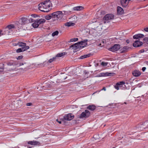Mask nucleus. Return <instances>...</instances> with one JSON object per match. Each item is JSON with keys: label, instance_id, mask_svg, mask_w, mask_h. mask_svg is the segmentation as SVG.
<instances>
[{"label": "nucleus", "instance_id": "1", "mask_svg": "<svg viewBox=\"0 0 148 148\" xmlns=\"http://www.w3.org/2000/svg\"><path fill=\"white\" fill-rule=\"evenodd\" d=\"M52 6V3L49 0H47L44 1L39 4L38 5L39 9L41 11L46 12L47 10H45L44 9H49Z\"/></svg>", "mask_w": 148, "mask_h": 148}, {"label": "nucleus", "instance_id": "2", "mask_svg": "<svg viewBox=\"0 0 148 148\" xmlns=\"http://www.w3.org/2000/svg\"><path fill=\"white\" fill-rule=\"evenodd\" d=\"M15 28V27L13 24L8 25L5 29L4 32L0 30V36L3 35H9L11 34L13 32Z\"/></svg>", "mask_w": 148, "mask_h": 148}, {"label": "nucleus", "instance_id": "3", "mask_svg": "<svg viewBox=\"0 0 148 148\" xmlns=\"http://www.w3.org/2000/svg\"><path fill=\"white\" fill-rule=\"evenodd\" d=\"M59 12H53L49 14V15L46 16L45 17V18L47 20H49L51 18L53 19V20L54 21L58 20V16L59 18H60V16H61L60 15V14H59Z\"/></svg>", "mask_w": 148, "mask_h": 148}, {"label": "nucleus", "instance_id": "4", "mask_svg": "<svg viewBox=\"0 0 148 148\" xmlns=\"http://www.w3.org/2000/svg\"><path fill=\"white\" fill-rule=\"evenodd\" d=\"M128 85V83H125L123 81H121L116 83V85L114 86V87L116 89L118 90L122 87H124V86L127 89L128 88L129 86L128 85Z\"/></svg>", "mask_w": 148, "mask_h": 148}, {"label": "nucleus", "instance_id": "5", "mask_svg": "<svg viewBox=\"0 0 148 148\" xmlns=\"http://www.w3.org/2000/svg\"><path fill=\"white\" fill-rule=\"evenodd\" d=\"M114 15L112 14H109L106 15L103 18L105 20L104 22V23L106 22L108 23L109 21L114 19Z\"/></svg>", "mask_w": 148, "mask_h": 148}, {"label": "nucleus", "instance_id": "6", "mask_svg": "<svg viewBox=\"0 0 148 148\" xmlns=\"http://www.w3.org/2000/svg\"><path fill=\"white\" fill-rule=\"evenodd\" d=\"M90 115V112L87 110H86L84 112H83L79 116L80 119H83L88 118Z\"/></svg>", "mask_w": 148, "mask_h": 148}, {"label": "nucleus", "instance_id": "7", "mask_svg": "<svg viewBox=\"0 0 148 148\" xmlns=\"http://www.w3.org/2000/svg\"><path fill=\"white\" fill-rule=\"evenodd\" d=\"M120 46L118 44L114 45L112 47L108 48V50L113 52H115L118 51L120 48Z\"/></svg>", "mask_w": 148, "mask_h": 148}, {"label": "nucleus", "instance_id": "8", "mask_svg": "<svg viewBox=\"0 0 148 148\" xmlns=\"http://www.w3.org/2000/svg\"><path fill=\"white\" fill-rule=\"evenodd\" d=\"M28 19L27 17H23L21 18L19 21V22L21 25H25L28 22Z\"/></svg>", "mask_w": 148, "mask_h": 148}, {"label": "nucleus", "instance_id": "9", "mask_svg": "<svg viewBox=\"0 0 148 148\" xmlns=\"http://www.w3.org/2000/svg\"><path fill=\"white\" fill-rule=\"evenodd\" d=\"M56 12H59V13H58L59 14H60V15L61 16H60V18H59V17H58V20H60L61 19L62 17H63L64 15H66L69 14V13H70L71 12V11H58Z\"/></svg>", "mask_w": 148, "mask_h": 148}, {"label": "nucleus", "instance_id": "10", "mask_svg": "<svg viewBox=\"0 0 148 148\" xmlns=\"http://www.w3.org/2000/svg\"><path fill=\"white\" fill-rule=\"evenodd\" d=\"M74 116L72 114H68L64 117L63 120L70 121L74 118Z\"/></svg>", "mask_w": 148, "mask_h": 148}, {"label": "nucleus", "instance_id": "11", "mask_svg": "<svg viewBox=\"0 0 148 148\" xmlns=\"http://www.w3.org/2000/svg\"><path fill=\"white\" fill-rule=\"evenodd\" d=\"M88 41L87 39L84 40L81 42H78V45H79V48H83L85 47L87 44V42Z\"/></svg>", "mask_w": 148, "mask_h": 148}, {"label": "nucleus", "instance_id": "12", "mask_svg": "<svg viewBox=\"0 0 148 148\" xmlns=\"http://www.w3.org/2000/svg\"><path fill=\"white\" fill-rule=\"evenodd\" d=\"M143 42L138 40H136L133 44V46L134 47H139L143 45Z\"/></svg>", "mask_w": 148, "mask_h": 148}, {"label": "nucleus", "instance_id": "13", "mask_svg": "<svg viewBox=\"0 0 148 148\" xmlns=\"http://www.w3.org/2000/svg\"><path fill=\"white\" fill-rule=\"evenodd\" d=\"M29 48V47L28 46L25 47H22L21 48H19L16 50L17 53H20L22 51H25Z\"/></svg>", "mask_w": 148, "mask_h": 148}, {"label": "nucleus", "instance_id": "14", "mask_svg": "<svg viewBox=\"0 0 148 148\" xmlns=\"http://www.w3.org/2000/svg\"><path fill=\"white\" fill-rule=\"evenodd\" d=\"M130 0H121V3L123 7H125L127 6Z\"/></svg>", "mask_w": 148, "mask_h": 148}, {"label": "nucleus", "instance_id": "15", "mask_svg": "<svg viewBox=\"0 0 148 148\" xmlns=\"http://www.w3.org/2000/svg\"><path fill=\"white\" fill-rule=\"evenodd\" d=\"M124 11L123 9L120 6L117 7V13L119 15H121L123 14Z\"/></svg>", "mask_w": 148, "mask_h": 148}, {"label": "nucleus", "instance_id": "16", "mask_svg": "<svg viewBox=\"0 0 148 148\" xmlns=\"http://www.w3.org/2000/svg\"><path fill=\"white\" fill-rule=\"evenodd\" d=\"M28 144L32 145H39L40 144V143L37 141H30L28 142Z\"/></svg>", "mask_w": 148, "mask_h": 148}, {"label": "nucleus", "instance_id": "17", "mask_svg": "<svg viewBox=\"0 0 148 148\" xmlns=\"http://www.w3.org/2000/svg\"><path fill=\"white\" fill-rule=\"evenodd\" d=\"M72 48L73 49L75 50H77L78 49H79V45H78V42L71 45L70 46V48Z\"/></svg>", "mask_w": 148, "mask_h": 148}, {"label": "nucleus", "instance_id": "18", "mask_svg": "<svg viewBox=\"0 0 148 148\" xmlns=\"http://www.w3.org/2000/svg\"><path fill=\"white\" fill-rule=\"evenodd\" d=\"M144 37L143 34H138L134 35L133 36V38L135 39H138L140 38H143Z\"/></svg>", "mask_w": 148, "mask_h": 148}, {"label": "nucleus", "instance_id": "19", "mask_svg": "<svg viewBox=\"0 0 148 148\" xmlns=\"http://www.w3.org/2000/svg\"><path fill=\"white\" fill-rule=\"evenodd\" d=\"M114 73H100L99 74V75L98 76V77H101V76H111Z\"/></svg>", "mask_w": 148, "mask_h": 148}, {"label": "nucleus", "instance_id": "20", "mask_svg": "<svg viewBox=\"0 0 148 148\" xmlns=\"http://www.w3.org/2000/svg\"><path fill=\"white\" fill-rule=\"evenodd\" d=\"M141 74V73L140 72L137 70L134 71L132 72L133 75L135 77L139 76Z\"/></svg>", "mask_w": 148, "mask_h": 148}, {"label": "nucleus", "instance_id": "21", "mask_svg": "<svg viewBox=\"0 0 148 148\" xmlns=\"http://www.w3.org/2000/svg\"><path fill=\"white\" fill-rule=\"evenodd\" d=\"M87 109L92 111H93L95 109L96 106L94 105H90L87 108Z\"/></svg>", "mask_w": 148, "mask_h": 148}, {"label": "nucleus", "instance_id": "22", "mask_svg": "<svg viewBox=\"0 0 148 148\" xmlns=\"http://www.w3.org/2000/svg\"><path fill=\"white\" fill-rule=\"evenodd\" d=\"M83 7L82 6H78L74 7L73 9L74 10L78 11L83 9Z\"/></svg>", "mask_w": 148, "mask_h": 148}, {"label": "nucleus", "instance_id": "23", "mask_svg": "<svg viewBox=\"0 0 148 148\" xmlns=\"http://www.w3.org/2000/svg\"><path fill=\"white\" fill-rule=\"evenodd\" d=\"M75 25V24L74 23L71 22H67L64 25L66 26H67L68 27L70 26H74Z\"/></svg>", "mask_w": 148, "mask_h": 148}, {"label": "nucleus", "instance_id": "24", "mask_svg": "<svg viewBox=\"0 0 148 148\" xmlns=\"http://www.w3.org/2000/svg\"><path fill=\"white\" fill-rule=\"evenodd\" d=\"M39 25L37 20L32 24L33 27L35 28H37L38 26Z\"/></svg>", "mask_w": 148, "mask_h": 148}, {"label": "nucleus", "instance_id": "25", "mask_svg": "<svg viewBox=\"0 0 148 148\" xmlns=\"http://www.w3.org/2000/svg\"><path fill=\"white\" fill-rule=\"evenodd\" d=\"M91 54L89 53L84 55L82 56H80V59H83L84 58L89 57L91 56Z\"/></svg>", "mask_w": 148, "mask_h": 148}, {"label": "nucleus", "instance_id": "26", "mask_svg": "<svg viewBox=\"0 0 148 148\" xmlns=\"http://www.w3.org/2000/svg\"><path fill=\"white\" fill-rule=\"evenodd\" d=\"M19 46L20 47H25L27 46H26V43L22 42H21L19 41Z\"/></svg>", "mask_w": 148, "mask_h": 148}, {"label": "nucleus", "instance_id": "27", "mask_svg": "<svg viewBox=\"0 0 148 148\" xmlns=\"http://www.w3.org/2000/svg\"><path fill=\"white\" fill-rule=\"evenodd\" d=\"M37 21H38V23H39V24H40L41 23H43L45 22L46 20L44 19L41 18L39 19L38 20H37Z\"/></svg>", "mask_w": 148, "mask_h": 148}, {"label": "nucleus", "instance_id": "28", "mask_svg": "<svg viewBox=\"0 0 148 148\" xmlns=\"http://www.w3.org/2000/svg\"><path fill=\"white\" fill-rule=\"evenodd\" d=\"M66 53V52H64L63 53H58L56 56V57H60L62 56H63Z\"/></svg>", "mask_w": 148, "mask_h": 148}, {"label": "nucleus", "instance_id": "29", "mask_svg": "<svg viewBox=\"0 0 148 148\" xmlns=\"http://www.w3.org/2000/svg\"><path fill=\"white\" fill-rule=\"evenodd\" d=\"M13 42L12 43V45L14 46H19V41H17L16 42H14L15 41V40H13Z\"/></svg>", "mask_w": 148, "mask_h": 148}, {"label": "nucleus", "instance_id": "30", "mask_svg": "<svg viewBox=\"0 0 148 148\" xmlns=\"http://www.w3.org/2000/svg\"><path fill=\"white\" fill-rule=\"evenodd\" d=\"M59 33V32L57 30L53 32L52 34V36H57Z\"/></svg>", "mask_w": 148, "mask_h": 148}, {"label": "nucleus", "instance_id": "31", "mask_svg": "<svg viewBox=\"0 0 148 148\" xmlns=\"http://www.w3.org/2000/svg\"><path fill=\"white\" fill-rule=\"evenodd\" d=\"M129 48L127 46H125L123 47V50L122 51V53L123 52V51H125L126 50Z\"/></svg>", "mask_w": 148, "mask_h": 148}, {"label": "nucleus", "instance_id": "32", "mask_svg": "<svg viewBox=\"0 0 148 148\" xmlns=\"http://www.w3.org/2000/svg\"><path fill=\"white\" fill-rule=\"evenodd\" d=\"M78 39L77 38H75L70 40L71 42H75L78 40Z\"/></svg>", "mask_w": 148, "mask_h": 148}, {"label": "nucleus", "instance_id": "33", "mask_svg": "<svg viewBox=\"0 0 148 148\" xmlns=\"http://www.w3.org/2000/svg\"><path fill=\"white\" fill-rule=\"evenodd\" d=\"M56 58V57H54L51 59H50L48 61L49 63H51Z\"/></svg>", "mask_w": 148, "mask_h": 148}, {"label": "nucleus", "instance_id": "34", "mask_svg": "<svg viewBox=\"0 0 148 148\" xmlns=\"http://www.w3.org/2000/svg\"><path fill=\"white\" fill-rule=\"evenodd\" d=\"M108 63L106 62H102L101 63V65L103 66H106L107 65Z\"/></svg>", "mask_w": 148, "mask_h": 148}, {"label": "nucleus", "instance_id": "35", "mask_svg": "<svg viewBox=\"0 0 148 148\" xmlns=\"http://www.w3.org/2000/svg\"><path fill=\"white\" fill-rule=\"evenodd\" d=\"M32 17H33L34 18H36L37 17V15L36 14H32L31 15Z\"/></svg>", "mask_w": 148, "mask_h": 148}, {"label": "nucleus", "instance_id": "36", "mask_svg": "<svg viewBox=\"0 0 148 148\" xmlns=\"http://www.w3.org/2000/svg\"><path fill=\"white\" fill-rule=\"evenodd\" d=\"M22 58H23L22 56H18V57L17 58V60H20V59H22Z\"/></svg>", "mask_w": 148, "mask_h": 148}, {"label": "nucleus", "instance_id": "37", "mask_svg": "<svg viewBox=\"0 0 148 148\" xmlns=\"http://www.w3.org/2000/svg\"><path fill=\"white\" fill-rule=\"evenodd\" d=\"M29 20L30 22L31 21V22H34L35 21H36L35 20H34L33 19L31 18H30V19H29Z\"/></svg>", "mask_w": 148, "mask_h": 148}, {"label": "nucleus", "instance_id": "38", "mask_svg": "<svg viewBox=\"0 0 148 148\" xmlns=\"http://www.w3.org/2000/svg\"><path fill=\"white\" fill-rule=\"evenodd\" d=\"M146 42H148V37H145L143 39Z\"/></svg>", "mask_w": 148, "mask_h": 148}, {"label": "nucleus", "instance_id": "39", "mask_svg": "<svg viewBox=\"0 0 148 148\" xmlns=\"http://www.w3.org/2000/svg\"><path fill=\"white\" fill-rule=\"evenodd\" d=\"M32 103H28L26 104V106H29L32 105Z\"/></svg>", "mask_w": 148, "mask_h": 148}, {"label": "nucleus", "instance_id": "40", "mask_svg": "<svg viewBox=\"0 0 148 148\" xmlns=\"http://www.w3.org/2000/svg\"><path fill=\"white\" fill-rule=\"evenodd\" d=\"M24 64L25 65H26V63H24V64L22 63H19V65L18 66H22V65H23Z\"/></svg>", "mask_w": 148, "mask_h": 148}, {"label": "nucleus", "instance_id": "41", "mask_svg": "<svg viewBox=\"0 0 148 148\" xmlns=\"http://www.w3.org/2000/svg\"><path fill=\"white\" fill-rule=\"evenodd\" d=\"M44 63H45V62H44L43 63H42V64H38V65H40V66H44L45 65V64Z\"/></svg>", "mask_w": 148, "mask_h": 148}, {"label": "nucleus", "instance_id": "42", "mask_svg": "<svg viewBox=\"0 0 148 148\" xmlns=\"http://www.w3.org/2000/svg\"><path fill=\"white\" fill-rule=\"evenodd\" d=\"M145 50L144 49H142L139 51V52L140 53H142Z\"/></svg>", "mask_w": 148, "mask_h": 148}, {"label": "nucleus", "instance_id": "43", "mask_svg": "<svg viewBox=\"0 0 148 148\" xmlns=\"http://www.w3.org/2000/svg\"><path fill=\"white\" fill-rule=\"evenodd\" d=\"M144 30L146 32H148V27H147L145 28L144 29Z\"/></svg>", "mask_w": 148, "mask_h": 148}, {"label": "nucleus", "instance_id": "44", "mask_svg": "<svg viewBox=\"0 0 148 148\" xmlns=\"http://www.w3.org/2000/svg\"><path fill=\"white\" fill-rule=\"evenodd\" d=\"M146 69V67H143V68H142V71H144L145 70V69Z\"/></svg>", "mask_w": 148, "mask_h": 148}, {"label": "nucleus", "instance_id": "45", "mask_svg": "<svg viewBox=\"0 0 148 148\" xmlns=\"http://www.w3.org/2000/svg\"><path fill=\"white\" fill-rule=\"evenodd\" d=\"M126 42L127 44H128L130 42V40H126Z\"/></svg>", "mask_w": 148, "mask_h": 148}, {"label": "nucleus", "instance_id": "46", "mask_svg": "<svg viewBox=\"0 0 148 148\" xmlns=\"http://www.w3.org/2000/svg\"><path fill=\"white\" fill-rule=\"evenodd\" d=\"M104 90V91H105L106 90V88L105 87H103V89H101V90Z\"/></svg>", "mask_w": 148, "mask_h": 148}, {"label": "nucleus", "instance_id": "47", "mask_svg": "<svg viewBox=\"0 0 148 148\" xmlns=\"http://www.w3.org/2000/svg\"><path fill=\"white\" fill-rule=\"evenodd\" d=\"M27 67V66H25L23 68H22V69H26Z\"/></svg>", "mask_w": 148, "mask_h": 148}, {"label": "nucleus", "instance_id": "48", "mask_svg": "<svg viewBox=\"0 0 148 148\" xmlns=\"http://www.w3.org/2000/svg\"><path fill=\"white\" fill-rule=\"evenodd\" d=\"M56 121H57V122H58L60 124H61V121H58V119L56 120Z\"/></svg>", "mask_w": 148, "mask_h": 148}, {"label": "nucleus", "instance_id": "49", "mask_svg": "<svg viewBox=\"0 0 148 148\" xmlns=\"http://www.w3.org/2000/svg\"><path fill=\"white\" fill-rule=\"evenodd\" d=\"M146 64L148 65V62L147 61L145 62Z\"/></svg>", "mask_w": 148, "mask_h": 148}, {"label": "nucleus", "instance_id": "50", "mask_svg": "<svg viewBox=\"0 0 148 148\" xmlns=\"http://www.w3.org/2000/svg\"><path fill=\"white\" fill-rule=\"evenodd\" d=\"M3 69H2V70L1 71H0V72H3Z\"/></svg>", "mask_w": 148, "mask_h": 148}, {"label": "nucleus", "instance_id": "51", "mask_svg": "<svg viewBox=\"0 0 148 148\" xmlns=\"http://www.w3.org/2000/svg\"><path fill=\"white\" fill-rule=\"evenodd\" d=\"M124 103H125V104H126V102H125Z\"/></svg>", "mask_w": 148, "mask_h": 148}, {"label": "nucleus", "instance_id": "52", "mask_svg": "<svg viewBox=\"0 0 148 148\" xmlns=\"http://www.w3.org/2000/svg\"><path fill=\"white\" fill-rule=\"evenodd\" d=\"M31 148V147H28V148Z\"/></svg>", "mask_w": 148, "mask_h": 148}, {"label": "nucleus", "instance_id": "53", "mask_svg": "<svg viewBox=\"0 0 148 148\" xmlns=\"http://www.w3.org/2000/svg\"><path fill=\"white\" fill-rule=\"evenodd\" d=\"M101 45V44H99V45Z\"/></svg>", "mask_w": 148, "mask_h": 148}]
</instances>
